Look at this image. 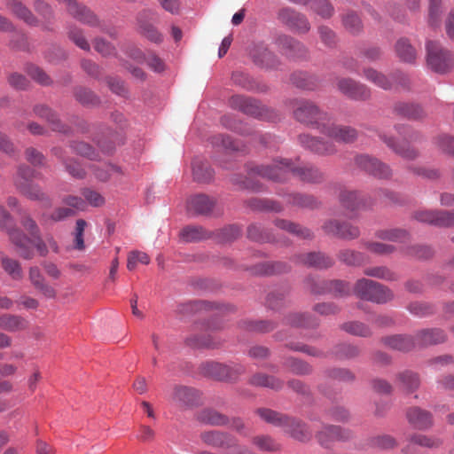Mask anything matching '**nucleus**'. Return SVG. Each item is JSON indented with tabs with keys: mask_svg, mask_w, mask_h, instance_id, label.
I'll list each match as a JSON object with an SVG mask.
<instances>
[{
	"mask_svg": "<svg viewBox=\"0 0 454 454\" xmlns=\"http://www.w3.org/2000/svg\"><path fill=\"white\" fill-rule=\"evenodd\" d=\"M291 82L296 87L307 90H313L318 85V79L315 75L309 74L306 72H294L291 76Z\"/></svg>",
	"mask_w": 454,
	"mask_h": 454,
	"instance_id": "nucleus-39",
	"label": "nucleus"
},
{
	"mask_svg": "<svg viewBox=\"0 0 454 454\" xmlns=\"http://www.w3.org/2000/svg\"><path fill=\"white\" fill-rule=\"evenodd\" d=\"M250 54L256 64L266 67H273V54L264 45H256Z\"/></svg>",
	"mask_w": 454,
	"mask_h": 454,
	"instance_id": "nucleus-49",
	"label": "nucleus"
},
{
	"mask_svg": "<svg viewBox=\"0 0 454 454\" xmlns=\"http://www.w3.org/2000/svg\"><path fill=\"white\" fill-rule=\"evenodd\" d=\"M206 231L200 226H187L180 232L181 239L185 242H193L206 238Z\"/></svg>",
	"mask_w": 454,
	"mask_h": 454,
	"instance_id": "nucleus-60",
	"label": "nucleus"
},
{
	"mask_svg": "<svg viewBox=\"0 0 454 454\" xmlns=\"http://www.w3.org/2000/svg\"><path fill=\"white\" fill-rule=\"evenodd\" d=\"M197 419L206 425L222 427L226 426L229 423V418L213 409H204L198 412L196 416Z\"/></svg>",
	"mask_w": 454,
	"mask_h": 454,
	"instance_id": "nucleus-31",
	"label": "nucleus"
},
{
	"mask_svg": "<svg viewBox=\"0 0 454 454\" xmlns=\"http://www.w3.org/2000/svg\"><path fill=\"white\" fill-rule=\"evenodd\" d=\"M278 18L280 22L299 34H307L310 30L311 26L308 18L292 8L281 9L278 12Z\"/></svg>",
	"mask_w": 454,
	"mask_h": 454,
	"instance_id": "nucleus-12",
	"label": "nucleus"
},
{
	"mask_svg": "<svg viewBox=\"0 0 454 454\" xmlns=\"http://www.w3.org/2000/svg\"><path fill=\"white\" fill-rule=\"evenodd\" d=\"M293 421L294 423L293 425H289V427L285 428V432L300 442H306L309 440L311 433L308 430L305 424L294 418H293Z\"/></svg>",
	"mask_w": 454,
	"mask_h": 454,
	"instance_id": "nucleus-52",
	"label": "nucleus"
},
{
	"mask_svg": "<svg viewBox=\"0 0 454 454\" xmlns=\"http://www.w3.org/2000/svg\"><path fill=\"white\" fill-rule=\"evenodd\" d=\"M275 225L281 229L288 231L289 233L294 234L301 239H311L313 237L312 232L307 229L300 226L299 224L290 222L285 219H276Z\"/></svg>",
	"mask_w": 454,
	"mask_h": 454,
	"instance_id": "nucleus-42",
	"label": "nucleus"
},
{
	"mask_svg": "<svg viewBox=\"0 0 454 454\" xmlns=\"http://www.w3.org/2000/svg\"><path fill=\"white\" fill-rule=\"evenodd\" d=\"M74 98L83 106H95L99 102L98 97L91 90L85 88L75 89Z\"/></svg>",
	"mask_w": 454,
	"mask_h": 454,
	"instance_id": "nucleus-63",
	"label": "nucleus"
},
{
	"mask_svg": "<svg viewBox=\"0 0 454 454\" xmlns=\"http://www.w3.org/2000/svg\"><path fill=\"white\" fill-rule=\"evenodd\" d=\"M354 294L360 299L376 303H385L394 297L389 288L367 278H361L356 281L354 286Z\"/></svg>",
	"mask_w": 454,
	"mask_h": 454,
	"instance_id": "nucleus-5",
	"label": "nucleus"
},
{
	"mask_svg": "<svg viewBox=\"0 0 454 454\" xmlns=\"http://www.w3.org/2000/svg\"><path fill=\"white\" fill-rule=\"evenodd\" d=\"M396 383L404 392L412 393L420 386V377L419 373L405 370L396 376Z\"/></svg>",
	"mask_w": 454,
	"mask_h": 454,
	"instance_id": "nucleus-29",
	"label": "nucleus"
},
{
	"mask_svg": "<svg viewBox=\"0 0 454 454\" xmlns=\"http://www.w3.org/2000/svg\"><path fill=\"white\" fill-rule=\"evenodd\" d=\"M318 130L323 135L335 140L339 143L350 144L356 140L357 131L350 127L345 125H337L325 121L318 127Z\"/></svg>",
	"mask_w": 454,
	"mask_h": 454,
	"instance_id": "nucleus-11",
	"label": "nucleus"
},
{
	"mask_svg": "<svg viewBox=\"0 0 454 454\" xmlns=\"http://www.w3.org/2000/svg\"><path fill=\"white\" fill-rule=\"evenodd\" d=\"M27 327V322L24 318L16 315L4 314L0 315V328L9 331L17 332Z\"/></svg>",
	"mask_w": 454,
	"mask_h": 454,
	"instance_id": "nucleus-43",
	"label": "nucleus"
},
{
	"mask_svg": "<svg viewBox=\"0 0 454 454\" xmlns=\"http://www.w3.org/2000/svg\"><path fill=\"white\" fill-rule=\"evenodd\" d=\"M169 400L180 408H192L199 404L200 393L191 387L175 386L172 389Z\"/></svg>",
	"mask_w": 454,
	"mask_h": 454,
	"instance_id": "nucleus-15",
	"label": "nucleus"
},
{
	"mask_svg": "<svg viewBox=\"0 0 454 454\" xmlns=\"http://www.w3.org/2000/svg\"><path fill=\"white\" fill-rule=\"evenodd\" d=\"M297 263H301L317 269H327L333 264V260L323 253H309L306 254H299L294 257Z\"/></svg>",
	"mask_w": 454,
	"mask_h": 454,
	"instance_id": "nucleus-23",
	"label": "nucleus"
},
{
	"mask_svg": "<svg viewBox=\"0 0 454 454\" xmlns=\"http://www.w3.org/2000/svg\"><path fill=\"white\" fill-rule=\"evenodd\" d=\"M337 87L341 93L353 99L366 100L371 96V90L366 85L350 78L339 79Z\"/></svg>",
	"mask_w": 454,
	"mask_h": 454,
	"instance_id": "nucleus-16",
	"label": "nucleus"
},
{
	"mask_svg": "<svg viewBox=\"0 0 454 454\" xmlns=\"http://www.w3.org/2000/svg\"><path fill=\"white\" fill-rule=\"evenodd\" d=\"M446 335L441 329L422 330L416 335V341L422 346L434 345L445 341Z\"/></svg>",
	"mask_w": 454,
	"mask_h": 454,
	"instance_id": "nucleus-34",
	"label": "nucleus"
},
{
	"mask_svg": "<svg viewBox=\"0 0 454 454\" xmlns=\"http://www.w3.org/2000/svg\"><path fill=\"white\" fill-rule=\"evenodd\" d=\"M192 175L197 182L207 183L214 176L213 169L200 159H194L192 161Z\"/></svg>",
	"mask_w": 454,
	"mask_h": 454,
	"instance_id": "nucleus-41",
	"label": "nucleus"
},
{
	"mask_svg": "<svg viewBox=\"0 0 454 454\" xmlns=\"http://www.w3.org/2000/svg\"><path fill=\"white\" fill-rule=\"evenodd\" d=\"M407 419L410 424L419 429H425L432 425L431 414L419 407H412L407 411Z\"/></svg>",
	"mask_w": 454,
	"mask_h": 454,
	"instance_id": "nucleus-30",
	"label": "nucleus"
},
{
	"mask_svg": "<svg viewBox=\"0 0 454 454\" xmlns=\"http://www.w3.org/2000/svg\"><path fill=\"white\" fill-rule=\"evenodd\" d=\"M323 229L328 234L347 239H356L360 233L357 227L352 226L348 223H340L337 220H331L325 223Z\"/></svg>",
	"mask_w": 454,
	"mask_h": 454,
	"instance_id": "nucleus-21",
	"label": "nucleus"
},
{
	"mask_svg": "<svg viewBox=\"0 0 454 454\" xmlns=\"http://www.w3.org/2000/svg\"><path fill=\"white\" fill-rule=\"evenodd\" d=\"M259 272L262 274H281L287 272L290 270V266L282 262H265L259 265Z\"/></svg>",
	"mask_w": 454,
	"mask_h": 454,
	"instance_id": "nucleus-61",
	"label": "nucleus"
},
{
	"mask_svg": "<svg viewBox=\"0 0 454 454\" xmlns=\"http://www.w3.org/2000/svg\"><path fill=\"white\" fill-rule=\"evenodd\" d=\"M34 110L36 115L44 118L49 122L52 130L62 133L68 131V128L60 122L57 114L49 107L43 105L36 106Z\"/></svg>",
	"mask_w": 454,
	"mask_h": 454,
	"instance_id": "nucleus-33",
	"label": "nucleus"
},
{
	"mask_svg": "<svg viewBox=\"0 0 454 454\" xmlns=\"http://www.w3.org/2000/svg\"><path fill=\"white\" fill-rule=\"evenodd\" d=\"M351 435V432L347 429L336 426H325L317 434V437L322 446L328 447L331 442L335 440L346 441Z\"/></svg>",
	"mask_w": 454,
	"mask_h": 454,
	"instance_id": "nucleus-22",
	"label": "nucleus"
},
{
	"mask_svg": "<svg viewBox=\"0 0 454 454\" xmlns=\"http://www.w3.org/2000/svg\"><path fill=\"white\" fill-rule=\"evenodd\" d=\"M355 163L360 168L378 178H389L392 176L388 165L367 154L357 155L355 158Z\"/></svg>",
	"mask_w": 454,
	"mask_h": 454,
	"instance_id": "nucleus-14",
	"label": "nucleus"
},
{
	"mask_svg": "<svg viewBox=\"0 0 454 454\" xmlns=\"http://www.w3.org/2000/svg\"><path fill=\"white\" fill-rule=\"evenodd\" d=\"M341 20L343 27L350 34H357L362 30V21L355 12L348 11L342 15Z\"/></svg>",
	"mask_w": 454,
	"mask_h": 454,
	"instance_id": "nucleus-53",
	"label": "nucleus"
},
{
	"mask_svg": "<svg viewBox=\"0 0 454 454\" xmlns=\"http://www.w3.org/2000/svg\"><path fill=\"white\" fill-rule=\"evenodd\" d=\"M427 62L428 67L436 73H446L452 67L451 54L437 42L428 41L427 43Z\"/></svg>",
	"mask_w": 454,
	"mask_h": 454,
	"instance_id": "nucleus-9",
	"label": "nucleus"
},
{
	"mask_svg": "<svg viewBox=\"0 0 454 454\" xmlns=\"http://www.w3.org/2000/svg\"><path fill=\"white\" fill-rule=\"evenodd\" d=\"M7 7L15 16L24 20L27 24L32 26L37 24L36 18L20 0H8Z\"/></svg>",
	"mask_w": 454,
	"mask_h": 454,
	"instance_id": "nucleus-36",
	"label": "nucleus"
},
{
	"mask_svg": "<svg viewBox=\"0 0 454 454\" xmlns=\"http://www.w3.org/2000/svg\"><path fill=\"white\" fill-rule=\"evenodd\" d=\"M249 384L254 387H263L273 390H279L283 387L284 382L274 376L259 372L250 378Z\"/></svg>",
	"mask_w": 454,
	"mask_h": 454,
	"instance_id": "nucleus-37",
	"label": "nucleus"
},
{
	"mask_svg": "<svg viewBox=\"0 0 454 454\" xmlns=\"http://www.w3.org/2000/svg\"><path fill=\"white\" fill-rule=\"evenodd\" d=\"M200 372L217 380H235L245 373V367L239 364L231 365L223 364L217 362H206L200 366Z\"/></svg>",
	"mask_w": 454,
	"mask_h": 454,
	"instance_id": "nucleus-8",
	"label": "nucleus"
},
{
	"mask_svg": "<svg viewBox=\"0 0 454 454\" xmlns=\"http://www.w3.org/2000/svg\"><path fill=\"white\" fill-rule=\"evenodd\" d=\"M298 141L305 149L322 156H331L335 154L338 151L333 142L325 141L309 134L299 135Z\"/></svg>",
	"mask_w": 454,
	"mask_h": 454,
	"instance_id": "nucleus-13",
	"label": "nucleus"
},
{
	"mask_svg": "<svg viewBox=\"0 0 454 454\" xmlns=\"http://www.w3.org/2000/svg\"><path fill=\"white\" fill-rule=\"evenodd\" d=\"M382 342L390 348L409 351L415 346V340L410 336L393 335L382 339Z\"/></svg>",
	"mask_w": 454,
	"mask_h": 454,
	"instance_id": "nucleus-35",
	"label": "nucleus"
},
{
	"mask_svg": "<svg viewBox=\"0 0 454 454\" xmlns=\"http://www.w3.org/2000/svg\"><path fill=\"white\" fill-rule=\"evenodd\" d=\"M276 43L281 52L289 58H305L308 54L307 47L289 35H279Z\"/></svg>",
	"mask_w": 454,
	"mask_h": 454,
	"instance_id": "nucleus-19",
	"label": "nucleus"
},
{
	"mask_svg": "<svg viewBox=\"0 0 454 454\" xmlns=\"http://www.w3.org/2000/svg\"><path fill=\"white\" fill-rule=\"evenodd\" d=\"M287 203L293 206L309 208H314L317 206V201L313 196L300 193L290 194L287 199Z\"/></svg>",
	"mask_w": 454,
	"mask_h": 454,
	"instance_id": "nucleus-58",
	"label": "nucleus"
},
{
	"mask_svg": "<svg viewBox=\"0 0 454 454\" xmlns=\"http://www.w3.org/2000/svg\"><path fill=\"white\" fill-rule=\"evenodd\" d=\"M395 52L398 58L403 62L414 63L417 58L415 49L405 38H401L396 42Z\"/></svg>",
	"mask_w": 454,
	"mask_h": 454,
	"instance_id": "nucleus-44",
	"label": "nucleus"
},
{
	"mask_svg": "<svg viewBox=\"0 0 454 454\" xmlns=\"http://www.w3.org/2000/svg\"><path fill=\"white\" fill-rule=\"evenodd\" d=\"M247 238L256 242H274L275 237L270 232L264 231L261 226L251 224L247 228Z\"/></svg>",
	"mask_w": 454,
	"mask_h": 454,
	"instance_id": "nucleus-57",
	"label": "nucleus"
},
{
	"mask_svg": "<svg viewBox=\"0 0 454 454\" xmlns=\"http://www.w3.org/2000/svg\"><path fill=\"white\" fill-rule=\"evenodd\" d=\"M28 278L33 286L45 297L51 299L56 296L55 289L45 281L44 277L37 266L29 268Z\"/></svg>",
	"mask_w": 454,
	"mask_h": 454,
	"instance_id": "nucleus-25",
	"label": "nucleus"
},
{
	"mask_svg": "<svg viewBox=\"0 0 454 454\" xmlns=\"http://www.w3.org/2000/svg\"><path fill=\"white\" fill-rule=\"evenodd\" d=\"M288 325L296 327H314L318 325L317 320L309 314L292 313L286 317Z\"/></svg>",
	"mask_w": 454,
	"mask_h": 454,
	"instance_id": "nucleus-51",
	"label": "nucleus"
},
{
	"mask_svg": "<svg viewBox=\"0 0 454 454\" xmlns=\"http://www.w3.org/2000/svg\"><path fill=\"white\" fill-rule=\"evenodd\" d=\"M251 442L261 451L276 452L281 450V444L267 434L256 435Z\"/></svg>",
	"mask_w": 454,
	"mask_h": 454,
	"instance_id": "nucleus-46",
	"label": "nucleus"
},
{
	"mask_svg": "<svg viewBox=\"0 0 454 454\" xmlns=\"http://www.w3.org/2000/svg\"><path fill=\"white\" fill-rule=\"evenodd\" d=\"M230 106L231 108L239 110L247 115L258 118L263 116V106L254 98L239 95L233 96L230 98Z\"/></svg>",
	"mask_w": 454,
	"mask_h": 454,
	"instance_id": "nucleus-18",
	"label": "nucleus"
},
{
	"mask_svg": "<svg viewBox=\"0 0 454 454\" xmlns=\"http://www.w3.org/2000/svg\"><path fill=\"white\" fill-rule=\"evenodd\" d=\"M291 174L302 182L311 184H318L324 180V174L316 167L311 165L294 166L290 160L276 159L270 164L250 168L247 173L248 176L243 181V186L257 191L261 186L257 182H253L252 178L261 176L274 182H285Z\"/></svg>",
	"mask_w": 454,
	"mask_h": 454,
	"instance_id": "nucleus-1",
	"label": "nucleus"
},
{
	"mask_svg": "<svg viewBox=\"0 0 454 454\" xmlns=\"http://www.w3.org/2000/svg\"><path fill=\"white\" fill-rule=\"evenodd\" d=\"M322 285L320 289L312 287L311 294H331L334 296H344L349 294L351 290L349 284L342 280H327L322 282Z\"/></svg>",
	"mask_w": 454,
	"mask_h": 454,
	"instance_id": "nucleus-24",
	"label": "nucleus"
},
{
	"mask_svg": "<svg viewBox=\"0 0 454 454\" xmlns=\"http://www.w3.org/2000/svg\"><path fill=\"white\" fill-rule=\"evenodd\" d=\"M306 5L309 6V9L324 20L331 19L334 12V7L330 0H308Z\"/></svg>",
	"mask_w": 454,
	"mask_h": 454,
	"instance_id": "nucleus-40",
	"label": "nucleus"
},
{
	"mask_svg": "<svg viewBox=\"0 0 454 454\" xmlns=\"http://www.w3.org/2000/svg\"><path fill=\"white\" fill-rule=\"evenodd\" d=\"M341 329L345 332L361 337H367L371 335V331L368 326L361 322L352 321L344 323Z\"/></svg>",
	"mask_w": 454,
	"mask_h": 454,
	"instance_id": "nucleus-62",
	"label": "nucleus"
},
{
	"mask_svg": "<svg viewBox=\"0 0 454 454\" xmlns=\"http://www.w3.org/2000/svg\"><path fill=\"white\" fill-rule=\"evenodd\" d=\"M412 217L418 222L439 227H450L454 225V211L417 210L412 214Z\"/></svg>",
	"mask_w": 454,
	"mask_h": 454,
	"instance_id": "nucleus-10",
	"label": "nucleus"
},
{
	"mask_svg": "<svg viewBox=\"0 0 454 454\" xmlns=\"http://www.w3.org/2000/svg\"><path fill=\"white\" fill-rule=\"evenodd\" d=\"M93 170L95 177L101 182H106L114 176L121 175L120 168L111 164H103L102 167L93 166Z\"/></svg>",
	"mask_w": 454,
	"mask_h": 454,
	"instance_id": "nucleus-55",
	"label": "nucleus"
},
{
	"mask_svg": "<svg viewBox=\"0 0 454 454\" xmlns=\"http://www.w3.org/2000/svg\"><path fill=\"white\" fill-rule=\"evenodd\" d=\"M151 15L152 12L150 11H143L138 14L137 22L139 30L148 40L159 43L162 41V35L152 24L145 20V19Z\"/></svg>",
	"mask_w": 454,
	"mask_h": 454,
	"instance_id": "nucleus-28",
	"label": "nucleus"
},
{
	"mask_svg": "<svg viewBox=\"0 0 454 454\" xmlns=\"http://www.w3.org/2000/svg\"><path fill=\"white\" fill-rule=\"evenodd\" d=\"M294 119L307 126L318 129V127L329 121V116L314 102L308 99H294L292 102Z\"/></svg>",
	"mask_w": 454,
	"mask_h": 454,
	"instance_id": "nucleus-3",
	"label": "nucleus"
},
{
	"mask_svg": "<svg viewBox=\"0 0 454 454\" xmlns=\"http://www.w3.org/2000/svg\"><path fill=\"white\" fill-rule=\"evenodd\" d=\"M363 74L366 80L383 90H390L393 88L391 75L387 76L372 67L364 68Z\"/></svg>",
	"mask_w": 454,
	"mask_h": 454,
	"instance_id": "nucleus-38",
	"label": "nucleus"
},
{
	"mask_svg": "<svg viewBox=\"0 0 454 454\" xmlns=\"http://www.w3.org/2000/svg\"><path fill=\"white\" fill-rule=\"evenodd\" d=\"M34 176V169L27 165L21 164L18 167L17 172L13 176V184L17 190L28 199L44 200L47 199L46 195L39 185L32 183Z\"/></svg>",
	"mask_w": 454,
	"mask_h": 454,
	"instance_id": "nucleus-6",
	"label": "nucleus"
},
{
	"mask_svg": "<svg viewBox=\"0 0 454 454\" xmlns=\"http://www.w3.org/2000/svg\"><path fill=\"white\" fill-rule=\"evenodd\" d=\"M339 201L349 212H354L371 205L360 192L346 188L340 189Z\"/></svg>",
	"mask_w": 454,
	"mask_h": 454,
	"instance_id": "nucleus-20",
	"label": "nucleus"
},
{
	"mask_svg": "<svg viewBox=\"0 0 454 454\" xmlns=\"http://www.w3.org/2000/svg\"><path fill=\"white\" fill-rule=\"evenodd\" d=\"M9 238L15 246L17 253L26 260H30L34 257L32 246L36 248L41 256H46L48 254L47 244L42 239L40 235L27 238L20 230L14 229L9 231Z\"/></svg>",
	"mask_w": 454,
	"mask_h": 454,
	"instance_id": "nucleus-4",
	"label": "nucleus"
},
{
	"mask_svg": "<svg viewBox=\"0 0 454 454\" xmlns=\"http://www.w3.org/2000/svg\"><path fill=\"white\" fill-rule=\"evenodd\" d=\"M0 264L12 279L21 280L23 278V270L19 261L7 256H0Z\"/></svg>",
	"mask_w": 454,
	"mask_h": 454,
	"instance_id": "nucleus-47",
	"label": "nucleus"
},
{
	"mask_svg": "<svg viewBox=\"0 0 454 454\" xmlns=\"http://www.w3.org/2000/svg\"><path fill=\"white\" fill-rule=\"evenodd\" d=\"M200 439L208 446L223 449H231L233 446H236L237 442V438L231 434L217 430L202 432L200 434Z\"/></svg>",
	"mask_w": 454,
	"mask_h": 454,
	"instance_id": "nucleus-17",
	"label": "nucleus"
},
{
	"mask_svg": "<svg viewBox=\"0 0 454 454\" xmlns=\"http://www.w3.org/2000/svg\"><path fill=\"white\" fill-rule=\"evenodd\" d=\"M396 130L400 136L406 141L405 144H396L395 139L391 137L380 135L381 140L395 153L400 155L405 160H414L419 156V152L410 145V143H419L423 139V136L410 127L397 126Z\"/></svg>",
	"mask_w": 454,
	"mask_h": 454,
	"instance_id": "nucleus-2",
	"label": "nucleus"
},
{
	"mask_svg": "<svg viewBox=\"0 0 454 454\" xmlns=\"http://www.w3.org/2000/svg\"><path fill=\"white\" fill-rule=\"evenodd\" d=\"M60 4H64L67 12L78 21L90 27H98L101 31L106 33L112 38L117 37L115 29H107L102 26L98 16L88 7L79 4L76 0H58Z\"/></svg>",
	"mask_w": 454,
	"mask_h": 454,
	"instance_id": "nucleus-7",
	"label": "nucleus"
},
{
	"mask_svg": "<svg viewBox=\"0 0 454 454\" xmlns=\"http://www.w3.org/2000/svg\"><path fill=\"white\" fill-rule=\"evenodd\" d=\"M376 236L380 239L393 242H404L409 239V233L402 229L381 230L376 233Z\"/></svg>",
	"mask_w": 454,
	"mask_h": 454,
	"instance_id": "nucleus-56",
	"label": "nucleus"
},
{
	"mask_svg": "<svg viewBox=\"0 0 454 454\" xmlns=\"http://www.w3.org/2000/svg\"><path fill=\"white\" fill-rule=\"evenodd\" d=\"M432 143L440 153L454 157V136L439 134L433 137Z\"/></svg>",
	"mask_w": 454,
	"mask_h": 454,
	"instance_id": "nucleus-45",
	"label": "nucleus"
},
{
	"mask_svg": "<svg viewBox=\"0 0 454 454\" xmlns=\"http://www.w3.org/2000/svg\"><path fill=\"white\" fill-rule=\"evenodd\" d=\"M256 414H258L265 422L272 424L273 426L285 428L289 427V425H293L294 422L293 421V418L279 413L278 411H272L270 409L266 408H259L256 410Z\"/></svg>",
	"mask_w": 454,
	"mask_h": 454,
	"instance_id": "nucleus-26",
	"label": "nucleus"
},
{
	"mask_svg": "<svg viewBox=\"0 0 454 454\" xmlns=\"http://www.w3.org/2000/svg\"><path fill=\"white\" fill-rule=\"evenodd\" d=\"M215 200L204 194L191 197L187 202V209L198 215H206L211 212Z\"/></svg>",
	"mask_w": 454,
	"mask_h": 454,
	"instance_id": "nucleus-27",
	"label": "nucleus"
},
{
	"mask_svg": "<svg viewBox=\"0 0 454 454\" xmlns=\"http://www.w3.org/2000/svg\"><path fill=\"white\" fill-rule=\"evenodd\" d=\"M185 343L192 348H215L221 345V340L209 334L203 336L194 334L186 338Z\"/></svg>",
	"mask_w": 454,
	"mask_h": 454,
	"instance_id": "nucleus-48",
	"label": "nucleus"
},
{
	"mask_svg": "<svg viewBox=\"0 0 454 454\" xmlns=\"http://www.w3.org/2000/svg\"><path fill=\"white\" fill-rule=\"evenodd\" d=\"M394 112L397 115L415 121L420 120L426 115L424 110L419 105L404 102L396 103L394 106Z\"/></svg>",
	"mask_w": 454,
	"mask_h": 454,
	"instance_id": "nucleus-32",
	"label": "nucleus"
},
{
	"mask_svg": "<svg viewBox=\"0 0 454 454\" xmlns=\"http://www.w3.org/2000/svg\"><path fill=\"white\" fill-rule=\"evenodd\" d=\"M284 365L287 367L293 373L298 375H307L312 372V367L308 363L294 357H288L285 361Z\"/></svg>",
	"mask_w": 454,
	"mask_h": 454,
	"instance_id": "nucleus-59",
	"label": "nucleus"
},
{
	"mask_svg": "<svg viewBox=\"0 0 454 454\" xmlns=\"http://www.w3.org/2000/svg\"><path fill=\"white\" fill-rule=\"evenodd\" d=\"M338 258L347 265L359 266L365 261V255L360 252L344 249L339 252Z\"/></svg>",
	"mask_w": 454,
	"mask_h": 454,
	"instance_id": "nucleus-54",
	"label": "nucleus"
},
{
	"mask_svg": "<svg viewBox=\"0 0 454 454\" xmlns=\"http://www.w3.org/2000/svg\"><path fill=\"white\" fill-rule=\"evenodd\" d=\"M67 37L80 49L86 51H90V45L85 37L84 31L81 27L74 25L68 27Z\"/></svg>",
	"mask_w": 454,
	"mask_h": 454,
	"instance_id": "nucleus-50",
	"label": "nucleus"
},
{
	"mask_svg": "<svg viewBox=\"0 0 454 454\" xmlns=\"http://www.w3.org/2000/svg\"><path fill=\"white\" fill-rule=\"evenodd\" d=\"M364 273L369 277H373L384 280H395V274L385 266H376L366 268Z\"/></svg>",
	"mask_w": 454,
	"mask_h": 454,
	"instance_id": "nucleus-64",
	"label": "nucleus"
}]
</instances>
